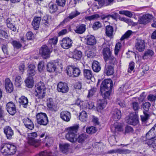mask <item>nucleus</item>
I'll use <instances>...</instances> for the list:
<instances>
[{
    "mask_svg": "<svg viewBox=\"0 0 156 156\" xmlns=\"http://www.w3.org/2000/svg\"><path fill=\"white\" fill-rule=\"evenodd\" d=\"M33 94L39 99H43L45 97L46 95V87L43 82H40L35 86Z\"/></svg>",
    "mask_w": 156,
    "mask_h": 156,
    "instance_id": "obj_1",
    "label": "nucleus"
},
{
    "mask_svg": "<svg viewBox=\"0 0 156 156\" xmlns=\"http://www.w3.org/2000/svg\"><path fill=\"white\" fill-rule=\"evenodd\" d=\"M16 150V146L10 144L3 143L0 146L1 152L4 155L13 154Z\"/></svg>",
    "mask_w": 156,
    "mask_h": 156,
    "instance_id": "obj_2",
    "label": "nucleus"
},
{
    "mask_svg": "<svg viewBox=\"0 0 156 156\" xmlns=\"http://www.w3.org/2000/svg\"><path fill=\"white\" fill-rule=\"evenodd\" d=\"M79 127L78 125H76L67 128L68 133L66 135L67 140L72 143L76 141Z\"/></svg>",
    "mask_w": 156,
    "mask_h": 156,
    "instance_id": "obj_3",
    "label": "nucleus"
},
{
    "mask_svg": "<svg viewBox=\"0 0 156 156\" xmlns=\"http://www.w3.org/2000/svg\"><path fill=\"white\" fill-rule=\"evenodd\" d=\"M37 123L43 126L47 125L48 123V119L47 115L44 113L40 112L36 115Z\"/></svg>",
    "mask_w": 156,
    "mask_h": 156,
    "instance_id": "obj_4",
    "label": "nucleus"
},
{
    "mask_svg": "<svg viewBox=\"0 0 156 156\" xmlns=\"http://www.w3.org/2000/svg\"><path fill=\"white\" fill-rule=\"evenodd\" d=\"M66 73L69 76L76 77L80 75L81 72L79 68L72 65L67 67Z\"/></svg>",
    "mask_w": 156,
    "mask_h": 156,
    "instance_id": "obj_5",
    "label": "nucleus"
},
{
    "mask_svg": "<svg viewBox=\"0 0 156 156\" xmlns=\"http://www.w3.org/2000/svg\"><path fill=\"white\" fill-rule=\"evenodd\" d=\"M102 47L103 48L102 54L103 58L105 62L107 63L108 60V58L112 55L111 51L110 50V45L108 43H104L102 45Z\"/></svg>",
    "mask_w": 156,
    "mask_h": 156,
    "instance_id": "obj_6",
    "label": "nucleus"
},
{
    "mask_svg": "<svg viewBox=\"0 0 156 156\" xmlns=\"http://www.w3.org/2000/svg\"><path fill=\"white\" fill-rule=\"evenodd\" d=\"M113 82L111 79H107L103 81L100 86V91L103 92V91L107 90H112Z\"/></svg>",
    "mask_w": 156,
    "mask_h": 156,
    "instance_id": "obj_7",
    "label": "nucleus"
},
{
    "mask_svg": "<svg viewBox=\"0 0 156 156\" xmlns=\"http://www.w3.org/2000/svg\"><path fill=\"white\" fill-rule=\"evenodd\" d=\"M37 136L36 132H33L28 134V143L30 145L34 146L35 147H37L39 145V140L35 139Z\"/></svg>",
    "mask_w": 156,
    "mask_h": 156,
    "instance_id": "obj_8",
    "label": "nucleus"
},
{
    "mask_svg": "<svg viewBox=\"0 0 156 156\" xmlns=\"http://www.w3.org/2000/svg\"><path fill=\"white\" fill-rule=\"evenodd\" d=\"M151 105L150 103L149 102H146L143 104V108L144 109L143 111L144 115L141 116V119L142 121L145 122L149 119L150 115L148 113V111Z\"/></svg>",
    "mask_w": 156,
    "mask_h": 156,
    "instance_id": "obj_9",
    "label": "nucleus"
},
{
    "mask_svg": "<svg viewBox=\"0 0 156 156\" xmlns=\"http://www.w3.org/2000/svg\"><path fill=\"white\" fill-rule=\"evenodd\" d=\"M127 122L130 125L135 126L139 123L138 116L133 114H130L128 117H126Z\"/></svg>",
    "mask_w": 156,
    "mask_h": 156,
    "instance_id": "obj_10",
    "label": "nucleus"
},
{
    "mask_svg": "<svg viewBox=\"0 0 156 156\" xmlns=\"http://www.w3.org/2000/svg\"><path fill=\"white\" fill-rule=\"evenodd\" d=\"M72 43V40L68 37L64 38L60 41V44L62 47L65 49H68L70 48Z\"/></svg>",
    "mask_w": 156,
    "mask_h": 156,
    "instance_id": "obj_11",
    "label": "nucleus"
},
{
    "mask_svg": "<svg viewBox=\"0 0 156 156\" xmlns=\"http://www.w3.org/2000/svg\"><path fill=\"white\" fill-rule=\"evenodd\" d=\"M145 42L144 40L137 38L135 43V47L139 51H143L145 49Z\"/></svg>",
    "mask_w": 156,
    "mask_h": 156,
    "instance_id": "obj_12",
    "label": "nucleus"
},
{
    "mask_svg": "<svg viewBox=\"0 0 156 156\" xmlns=\"http://www.w3.org/2000/svg\"><path fill=\"white\" fill-rule=\"evenodd\" d=\"M39 53L43 58L46 59L49 57L51 52L48 47L45 45L41 47Z\"/></svg>",
    "mask_w": 156,
    "mask_h": 156,
    "instance_id": "obj_13",
    "label": "nucleus"
},
{
    "mask_svg": "<svg viewBox=\"0 0 156 156\" xmlns=\"http://www.w3.org/2000/svg\"><path fill=\"white\" fill-rule=\"evenodd\" d=\"M154 17L152 15L147 14L143 15L139 20V23L140 24H146L153 20Z\"/></svg>",
    "mask_w": 156,
    "mask_h": 156,
    "instance_id": "obj_14",
    "label": "nucleus"
},
{
    "mask_svg": "<svg viewBox=\"0 0 156 156\" xmlns=\"http://www.w3.org/2000/svg\"><path fill=\"white\" fill-rule=\"evenodd\" d=\"M6 108L8 112L12 115H13L16 112V106L12 101L9 102L7 104Z\"/></svg>",
    "mask_w": 156,
    "mask_h": 156,
    "instance_id": "obj_15",
    "label": "nucleus"
},
{
    "mask_svg": "<svg viewBox=\"0 0 156 156\" xmlns=\"http://www.w3.org/2000/svg\"><path fill=\"white\" fill-rule=\"evenodd\" d=\"M57 90L58 92L65 93L68 91L69 87L66 83L60 82L57 85Z\"/></svg>",
    "mask_w": 156,
    "mask_h": 156,
    "instance_id": "obj_16",
    "label": "nucleus"
},
{
    "mask_svg": "<svg viewBox=\"0 0 156 156\" xmlns=\"http://www.w3.org/2000/svg\"><path fill=\"white\" fill-rule=\"evenodd\" d=\"M4 132L7 139L10 140L12 139V136L14 134V132L11 127L9 126H5L4 128Z\"/></svg>",
    "mask_w": 156,
    "mask_h": 156,
    "instance_id": "obj_17",
    "label": "nucleus"
},
{
    "mask_svg": "<svg viewBox=\"0 0 156 156\" xmlns=\"http://www.w3.org/2000/svg\"><path fill=\"white\" fill-rule=\"evenodd\" d=\"M112 118L115 121L119 120L121 117V111L117 108L113 109L111 112Z\"/></svg>",
    "mask_w": 156,
    "mask_h": 156,
    "instance_id": "obj_18",
    "label": "nucleus"
},
{
    "mask_svg": "<svg viewBox=\"0 0 156 156\" xmlns=\"http://www.w3.org/2000/svg\"><path fill=\"white\" fill-rule=\"evenodd\" d=\"M5 87L7 92L10 93L13 90V85L10 79L8 78L5 79Z\"/></svg>",
    "mask_w": 156,
    "mask_h": 156,
    "instance_id": "obj_19",
    "label": "nucleus"
},
{
    "mask_svg": "<svg viewBox=\"0 0 156 156\" xmlns=\"http://www.w3.org/2000/svg\"><path fill=\"white\" fill-rule=\"evenodd\" d=\"M130 152V151L128 149L118 148L109 151L108 152V153L109 154L118 153L121 154H126L129 153Z\"/></svg>",
    "mask_w": 156,
    "mask_h": 156,
    "instance_id": "obj_20",
    "label": "nucleus"
},
{
    "mask_svg": "<svg viewBox=\"0 0 156 156\" xmlns=\"http://www.w3.org/2000/svg\"><path fill=\"white\" fill-rule=\"evenodd\" d=\"M60 117L63 121L68 122L71 118V113L68 111H63L60 113Z\"/></svg>",
    "mask_w": 156,
    "mask_h": 156,
    "instance_id": "obj_21",
    "label": "nucleus"
},
{
    "mask_svg": "<svg viewBox=\"0 0 156 156\" xmlns=\"http://www.w3.org/2000/svg\"><path fill=\"white\" fill-rule=\"evenodd\" d=\"M104 73L107 76L113 75L114 72V67L112 66L106 64L105 66Z\"/></svg>",
    "mask_w": 156,
    "mask_h": 156,
    "instance_id": "obj_22",
    "label": "nucleus"
},
{
    "mask_svg": "<svg viewBox=\"0 0 156 156\" xmlns=\"http://www.w3.org/2000/svg\"><path fill=\"white\" fill-rule=\"evenodd\" d=\"M51 22V16L48 15H46L44 16L42 20V23L43 26L45 28L48 27Z\"/></svg>",
    "mask_w": 156,
    "mask_h": 156,
    "instance_id": "obj_23",
    "label": "nucleus"
},
{
    "mask_svg": "<svg viewBox=\"0 0 156 156\" xmlns=\"http://www.w3.org/2000/svg\"><path fill=\"white\" fill-rule=\"evenodd\" d=\"M47 105L50 110L54 112L57 111L56 104L54 103L52 98H49L47 100Z\"/></svg>",
    "mask_w": 156,
    "mask_h": 156,
    "instance_id": "obj_24",
    "label": "nucleus"
},
{
    "mask_svg": "<svg viewBox=\"0 0 156 156\" xmlns=\"http://www.w3.org/2000/svg\"><path fill=\"white\" fill-rule=\"evenodd\" d=\"M82 55V52L81 51L75 49L73 53L72 57L74 60L79 61L81 59Z\"/></svg>",
    "mask_w": 156,
    "mask_h": 156,
    "instance_id": "obj_25",
    "label": "nucleus"
},
{
    "mask_svg": "<svg viewBox=\"0 0 156 156\" xmlns=\"http://www.w3.org/2000/svg\"><path fill=\"white\" fill-rule=\"evenodd\" d=\"M85 39L86 40V43L90 45H94L96 43V40L92 35H87Z\"/></svg>",
    "mask_w": 156,
    "mask_h": 156,
    "instance_id": "obj_26",
    "label": "nucleus"
},
{
    "mask_svg": "<svg viewBox=\"0 0 156 156\" xmlns=\"http://www.w3.org/2000/svg\"><path fill=\"white\" fill-rule=\"evenodd\" d=\"M28 70H27V75L28 77H32L34 76L36 73L35 70L36 67L35 65L30 64V65L28 67Z\"/></svg>",
    "mask_w": 156,
    "mask_h": 156,
    "instance_id": "obj_27",
    "label": "nucleus"
},
{
    "mask_svg": "<svg viewBox=\"0 0 156 156\" xmlns=\"http://www.w3.org/2000/svg\"><path fill=\"white\" fill-rule=\"evenodd\" d=\"M107 104L106 101L105 99H100L97 104V109L98 111L99 110H102L104 108Z\"/></svg>",
    "mask_w": 156,
    "mask_h": 156,
    "instance_id": "obj_28",
    "label": "nucleus"
},
{
    "mask_svg": "<svg viewBox=\"0 0 156 156\" xmlns=\"http://www.w3.org/2000/svg\"><path fill=\"white\" fill-rule=\"evenodd\" d=\"M41 20V18L40 17L35 18L34 19L32 25L34 30H37L39 28Z\"/></svg>",
    "mask_w": 156,
    "mask_h": 156,
    "instance_id": "obj_29",
    "label": "nucleus"
},
{
    "mask_svg": "<svg viewBox=\"0 0 156 156\" xmlns=\"http://www.w3.org/2000/svg\"><path fill=\"white\" fill-rule=\"evenodd\" d=\"M87 135L85 133H82L79 135L78 137L76 136V141L79 143L83 144L86 142L87 138Z\"/></svg>",
    "mask_w": 156,
    "mask_h": 156,
    "instance_id": "obj_30",
    "label": "nucleus"
},
{
    "mask_svg": "<svg viewBox=\"0 0 156 156\" xmlns=\"http://www.w3.org/2000/svg\"><path fill=\"white\" fill-rule=\"evenodd\" d=\"M23 122L26 127L29 129L31 130L34 128V124L31 120L29 118L23 119Z\"/></svg>",
    "mask_w": 156,
    "mask_h": 156,
    "instance_id": "obj_31",
    "label": "nucleus"
},
{
    "mask_svg": "<svg viewBox=\"0 0 156 156\" xmlns=\"http://www.w3.org/2000/svg\"><path fill=\"white\" fill-rule=\"evenodd\" d=\"M86 29L85 25L81 24L76 27V29L75 30V31L76 33L82 34L85 31Z\"/></svg>",
    "mask_w": 156,
    "mask_h": 156,
    "instance_id": "obj_32",
    "label": "nucleus"
},
{
    "mask_svg": "<svg viewBox=\"0 0 156 156\" xmlns=\"http://www.w3.org/2000/svg\"><path fill=\"white\" fill-rule=\"evenodd\" d=\"M47 71L49 72H53L56 71L55 64L53 62L48 63L47 65Z\"/></svg>",
    "mask_w": 156,
    "mask_h": 156,
    "instance_id": "obj_33",
    "label": "nucleus"
},
{
    "mask_svg": "<svg viewBox=\"0 0 156 156\" xmlns=\"http://www.w3.org/2000/svg\"><path fill=\"white\" fill-rule=\"evenodd\" d=\"M19 102L24 108H26L27 107L28 100L27 97L24 96H21L19 98Z\"/></svg>",
    "mask_w": 156,
    "mask_h": 156,
    "instance_id": "obj_34",
    "label": "nucleus"
},
{
    "mask_svg": "<svg viewBox=\"0 0 156 156\" xmlns=\"http://www.w3.org/2000/svg\"><path fill=\"white\" fill-rule=\"evenodd\" d=\"M69 146V144L67 143L60 144L59 145L61 151L63 153H66L68 151Z\"/></svg>",
    "mask_w": 156,
    "mask_h": 156,
    "instance_id": "obj_35",
    "label": "nucleus"
},
{
    "mask_svg": "<svg viewBox=\"0 0 156 156\" xmlns=\"http://www.w3.org/2000/svg\"><path fill=\"white\" fill-rule=\"evenodd\" d=\"M113 28L110 25H108L106 27L105 33L106 35L109 37H111L113 35Z\"/></svg>",
    "mask_w": 156,
    "mask_h": 156,
    "instance_id": "obj_36",
    "label": "nucleus"
},
{
    "mask_svg": "<svg viewBox=\"0 0 156 156\" xmlns=\"http://www.w3.org/2000/svg\"><path fill=\"white\" fill-rule=\"evenodd\" d=\"M92 68L94 71L96 72H99L101 69L99 63L96 61H94L92 64Z\"/></svg>",
    "mask_w": 156,
    "mask_h": 156,
    "instance_id": "obj_37",
    "label": "nucleus"
},
{
    "mask_svg": "<svg viewBox=\"0 0 156 156\" xmlns=\"http://www.w3.org/2000/svg\"><path fill=\"white\" fill-rule=\"evenodd\" d=\"M83 75L87 79L90 80L93 76L92 71L88 69H84L83 71Z\"/></svg>",
    "mask_w": 156,
    "mask_h": 156,
    "instance_id": "obj_38",
    "label": "nucleus"
},
{
    "mask_svg": "<svg viewBox=\"0 0 156 156\" xmlns=\"http://www.w3.org/2000/svg\"><path fill=\"white\" fill-rule=\"evenodd\" d=\"M2 49L5 55V56L3 57H2L0 55V58L3 59L8 57L9 54L8 50L7 45V44H2Z\"/></svg>",
    "mask_w": 156,
    "mask_h": 156,
    "instance_id": "obj_39",
    "label": "nucleus"
},
{
    "mask_svg": "<svg viewBox=\"0 0 156 156\" xmlns=\"http://www.w3.org/2000/svg\"><path fill=\"white\" fill-rule=\"evenodd\" d=\"M154 54L153 51L151 49H148L145 51L144 55L143 56L142 58L143 59L148 58L149 57L153 56Z\"/></svg>",
    "mask_w": 156,
    "mask_h": 156,
    "instance_id": "obj_40",
    "label": "nucleus"
},
{
    "mask_svg": "<svg viewBox=\"0 0 156 156\" xmlns=\"http://www.w3.org/2000/svg\"><path fill=\"white\" fill-rule=\"evenodd\" d=\"M26 86L29 88H31L33 86L34 80L32 77H28L25 81Z\"/></svg>",
    "mask_w": 156,
    "mask_h": 156,
    "instance_id": "obj_41",
    "label": "nucleus"
},
{
    "mask_svg": "<svg viewBox=\"0 0 156 156\" xmlns=\"http://www.w3.org/2000/svg\"><path fill=\"white\" fill-rule=\"evenodd\" d=\"M147 143L150 147L156 149V137H154L153 138L148 141Z\"/></svg>",
    "mask_w": 156,
    "mask_h": 156,
    "instance_id": "obj_42",
    "label": "nucleus"
},
{
    "mask_svg": "<svg viewBox=\"0 0 156 156\" xmlns=\"http://www.w3.org/2000/svg\"><path fill=\"white\" fill-rule=\"evenodd\" d=\"M154 128H151L149 132L146 134V137L147 140H151L155 137V135L154 133Z\"/></svg>",
    "mask_w": 156,
    "mask_h": 156,
    "instance_id": "obj_43",
    "label": "nucleus"
},
{
    "mask_svg": "<svg viewBox=\"0 0 156 156\" xmlns=\"http://www.w3.org/2000/svg\"><path fill=\"white\" fill-rule=\"evenodd\" d=\"M87 119V112L84 111H83L80 113L79 119L81 121L85 122Z\"/></svg>",
    "mask_w": 156,
    "mask_h": 156,
    "instance_id": "obj_44",
    "label": "nucleus"
},
{
    "mask_svg": "<svg viewBox=\"0 0 156 156\" xmlns=\"http://www.w3.org/2000/svg\"><path fill=\"white\" fill-rule=\"evenodd\" d=\"M22 82V80L20 76H18L16 77L15 84L16 87H20Z\"/></svg>",
    "mask_w": 156,
    "mask_h": 156,
    "instance_id": "obj_45",
    "label": "nucleus"
},
{
    "mask_svg": "<svg viewBox=\"0 0 156 156\" xmlns=\"http://www.w3.org/2000/svg\"><path fill=\"white\" fill-rule=\"evenodd\" d=\"M58 9L57 5L56 4H53L49 5V11L50 13H54L57 11Z\"/></svg>",
    "mask_w": 156,
    "mask_h": 156,
    "instance_id": "obj_46",
    "label": "nucleus"
},
{
    "mask_svg": "<svg viewBox=\"0 0 156 156\" xmlns=\"http://www.w3.org/2000/svg\"><path fill=\"white\" fill-rule=\"evenodd\" d=\"M132 33L133 32L131 30L127 31L125 34L122 36L120 39V40L122 41L125 39H128L131 35Z\"/></svg>",
    "mask_w": 156,
    "mask_h": 156,
    "instance_id": "obj_47",
    "label": "nucleus"
},
{
    "mask_svg": "<svg viewBox=\"0 0 156 156\" xmlns=\"http://www.w3.org/2000/svg\"><path fill=\"white\" fill-rule=\"evenodd\" d=\"M119 16V15L118 13L115 12L111 15H108L106 16H105L102 17V19L103 20H104L106 18H112L113 19H115Z\"/></svg>",
    "mask_w": 156,
    "mask_h": 156,
    "instance_id": "obj_48",
    "label": "nucleus"
},
{
    "mask_svg": "<svg viewBox=\"0 0 156 156\" xmlns=\"http://www.w3.org/2000/svg\"><path fill=\"white\" fill-rule=\"evenodd\" d=\"M87 133L90 134H92L96 133L97 129L96 127L94 126H91L86 129Z\"/></svg>",
    "mask_w": 156,
    "mask_h": 156,
    "instance_id": "obj_49",
    "label": "nucleus"
},
{
    "mask_svg": "<svg viewBox=\"0 0 156 156\" xmlns=\"http://www.w3.org/2000/svg\"><path fill=\"white\" fill-rule=\"evenodd\" d=\"M112 90H107L105 91H103L102 93L101 92L102 95L104 98V99L106 100V99L108 98Z\"/></svg>",
    "mask_w": 156,
    "mask_h": 156,
    "instance_id": "obj_50",
    "label": "nucleus"
},
{
    "mask_svg": "<svg viewBox=\"0 0 156 156\" xmlns=\"http://www.w3.org/2000/svg\"><path fill=\"white\" fill-rule=\"evenodd\" d=\"M132 107L135 111H138L140 108L139 103L137 102L134 101L132 103Z\"/></svg>",
    "mask_w": 156,
    "mask_h": 156,
    "instance_id": "obj_51",
    "label": "nucleus"
},
{
    "mask_svg": "<svg viewBox=\"0 0 156 156\" xmlns=\"http://www.w3.org/2000/svg\"><path fill=\"white\" fill-rule=\"evenodd\" d=\"M80 13L77 10L73 11L69 14V17L70 19H72L74 17H76L77 16L79 15Z\"/></svg>",
    "mask_w": 156,
    "mask_h": 156,
    "instance_id": "obj_52",
    "label": "nucleus"
},
{
    "mask_svg": "<svg viewBox=\"0 0 156 156\" xmlns=\"http://www.w3.org/2000/svg\"><path fill=\"white\" fill-rule=\"evenodd\" d=\"M95 1L98 2L99 6L101 8L103 6H107L108 5H111L107 4L105 2V0H94Z\"/></svg>",
    "mask_w": 156,
    "mask_h": 156,
    "instance_id": "obj_53",
    "label": "nucleus"
},
{
    "mask_svg": "<svg viewBox=\"0 0 156 156\" xmlns=\"http://www.w3.org/2000/svg\"><path fill=\"white\" fill-rule=\"evenodd\" d=\"M26 37L28 40H33L34 38V34L31 31L28 32L26 34Z\"/></svg>",
    "mask_w": 156,
    "mask_h": 156,
    "instance_id": "obj_54",
    "label": "nucleus"
},
{
    "mask_svg": "<svg viewBox=\"0 0 156 156\" xmlns=\"http://www.w3.org/2000/svg\"><path fill=\"white\" fill-rule=\"evenodd\" d=\"M6 23L8 28L13 31H16V28L14 25H13L11 23H8V20L6 21Z\"/></svg>",
    "mask_w": 156,
    "mask_h": 156,
    "instance_id": "obj_55",
    "label": "nucleus"
},
{
    "mask_svg": "<svg viewBox=\"0 0 156 156\" xmlns=\"http://www.w3.org/2000/svg\"><path fill=\"white\" fill-rule=\"evenodd\" d=\"M116 59L113 55L109 57L108 60L109 61V63L111 66L114 65L116 64Z\"/></svg>",
    "mask_w": 156,
    "mask_h": 156,
    "instance_id": "obj_56",
    "label": "nucleus"
},
{
    "mask_svg": "<svg viewBox=\"0 0 156 156\" xmlns=\"http://www.w3.org/2000/svg\"><path fill=\"white\" fill-rule=\"evenodd\" d=\"M12 44L14 47L17 49L19 48L22 46V44L20 43L19 41H13Z\"/></svg>",
    "mask_w": 156,
    "mask_h": 156,
    "instance_id": "obj_57",
    "label": "nucleus"
},
{
    "mask_svg": "<svg viewBox=\"0 0 156 156\" xmlns=\"http://www.w3.org/2000/svg\"><path fill=\"white\" fill-rule=\"evenodd\" d=\"M135 63L133 62H131L129 63V68L128 69V72L129 73H131L134 69Z\"/></svg>",
    "mask_w": 156,
    "mask_h": 156,
    "instance_id": "obj_58",
    "label": "nucleus"
},
{
    "mask_svg": "<svg viewBox=\"0 0 156 156\" xmlns=\"http://www.w3.org/2000/svg\"><path fill=\"white\" fill-rule=\"evenodd\" d=\"M44 67V62L43 61L40 62L38 65V69L40 72H41Z\"/></svg>",
    "mask_w": 156,
    "mask_h": 156,
    "instance_id": "obj_59",
    "label": "nucleus"
},
{
    "mask_svg": "<svg viewBox=\"0 0 156 156\" xmlns=\"http://www.w3.org/2000/svg\"><path fill=\"white\" fill-rule=\"evenodd\" d=\"M56 2L58 6L63 7L65 5L66 0H56Z\"/></svg>",
    "mask_w": 156,
    "mask_h": 156,
    "instance_id": "obj_60",
    "label": "nucleus"
},
{
    "mask_svg": "<svg viewBox=\"0 0 156 156\" xmlns=\"http://www.w3.org/2000/svg\"><path fill=\"white\" fill-rule=\"evenodd\" d=\"M97 89L96 88L91 89L89 91L87 97L89 98L92 96L96 93Z\"/></svg>",
    "mask_w": 156,
    "mask_h": 156,
    "instance_id": "obj_61",
    "label": "nucleus"
},
{
    "mask_svg": "<svg viewBox=\"0 0 156 156\" xmlns=\"http://www.w3.org/2000/svg\"><path fill=\"white\" fill-rule=\"evenodd\" d=\"M101 27V24L99 22H95L93 26V28L94 30H97Z\"/></svg>",
    "mask_w": 156,
    "mask_h": 156,
    "instance_id": "obj_62",
    "label": "nucleus"
},
{
    "mask_svg": "<svg viewBox=\"0 0 156 156\" xmlns=\"http://www.w3.org/2000/svg\"><path fill=\"white\" fill-rule=\"evenodd\" d=\"M57 41V38L56 37H54L50 39L48 41V43L51 44H53L55 45L56 44Z\"/></svg>",
    "mask_w": 156,
    "mask_h": 156,
    "instance_id": "obj_63",
    "label": "nucleus"
},
{
    "mask_svg": "<svg viewBox=\"0 0 156 156\" xmlns=\"http://www.w3.org/2000/svg\"><path fill=\"white\" fill-rule=\"evenodd\" d=\"M156 98V95H154L152 94H150L148 95L147 97V99L150 101H154Z\"/></svg>",
    "mask_w": 156,
    "mask_h": 156,
    "instance_id": "obj_64",
    "label": "nucleus"
}]
</instances>
